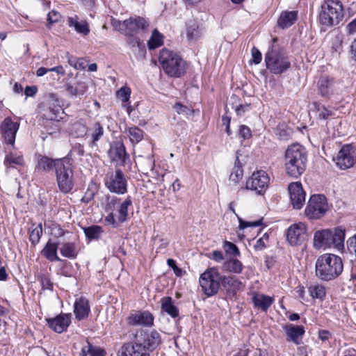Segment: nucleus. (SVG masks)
Returning a JSON list of instances; mask_svg holds the SVG:
<instances>
[{
  "mask_svg": "<svg viewBox=\"0 0 356 356\" xmlns=\"http://www.w3.org/2000/svg\"><path fill=\"white\" fill-rule=\"evenodd\" d=\"M162 44L161 35L156 29L152 31L151 38L148 40L147 44L149 49H154L159 47Z\"/></svg>",
  "mask_w": 356,
  "mask_h": 356,
  "instance_id": "41",
  "label": "nucleus"
},
{
  "mask_svg": "<svg viewBox=\"0 0 356 356\" xmlns=\"http://www.w3.org/2000/svg\"><path fill=\"white\" fill-rule=\"evenodd\" d=\"M345 229L336 227L333 229H325L314 233L313 246L316 250L334 247L338 250L344 248Z\"/></svg>",
  "mask_w": 356,
  "mask_h": 356,
  "instance_id": "5",
  "label": "nucleus"
},
{
  "mask_svg": "<svg viewBox=\"0 0 356 356\" xmlns=\"http://www.w3.org/2000/svg\"><path fill=\"white\" fill-rule=\"evenodd\" d=\"M128 44L132 49V51L136 55L138 58H143L146 54V47L143 42L138 38H130L128 40Z\"/></svg>",
  "mask_w": 356,
  "mask_h": 356,
  "instance_id": "29",
  "label": "nucleus"
},
{
  "mask_svg": "<svg viewBox=\"0 0 356 356\" xmlns=\"http://www.w3.org/2000/svg\"><path fill=\"white\" fill-rule=\"evenodd\" d=\"M51 111L53 113V115L50 117V120L59 121L60 119H63V117H61L60 114H63L64 111L60 107L52 108Z\"/></svg>",
  "mask_w": 356,
  "mask_h": 356,
  "instance_id": "55",
  "label": "nucleus"
},
{
  "mask_svg": "<svg viewBox=\"0 0 356 356\" xmlns=\"http://www.w3.org/2000/svg\"><path fill=\"white\" fill-rule=\"evenodd\" d=\"M336 82L332 77L321 76L318 81V90L322 97H330L335 91Z\"/></svg>",
  "mask_w": 356,
  "mask_h": 356,
  "instance_id": "23",
  "label": "nucleus"
},
{
  "mask_svg": "<svg viewBox=\"0 0 356 356\" xmlns=\"http://www.w3.org/2000/svg\"><path fill=\"white\" fill-rule=\"evenodd\" d=\"M72 161L65 157L58 162L56 170V181L60 191L64 193L70 192L74 187V176L72 168Z\"/></svg>",
  "mask_w": 356,
  "mask_h": 356,
  "instance_id": "7",
  "label": "nucleus"
},
{
  "mask_svg": "<svg viewBox=\"0 0 356 356\" xmlns=\"http://www.w3.org/2000/svg\"><path fill=\"white\" fill-rule=\"evenodd\" d=\"M236 217L238 220L239 225L238 227L240 229H244L245 228L249 227H259L262 224V219L261 218L258 220L252 221V222H248L243 220L241 218H240L238 215H236Z\"/></svg>",
  "mask_w": 356,
  "mask_h": 356,
  "instance_id": "46",
  "label": "nucleus"
},
{
  "mask_svg": "<svg viewBox=\"0 0 356 356\" xmlns=\"http://www.w3.org/2000/svg\"><path fill=\"white\" fill-rule=\"evenodd\" d=\"M224 268L229 272L241 273L243 269L242 263L235 258H230L224 263Z\"/></svg>",
  "mask_w": 356,
  "mask_h": 356,
  "instance_id": "35",
  "label": "nucleus"
},
{
  "mask_svg": "<svg viewBox=\"0 0 356 356\" xmlns=\"http://www.w3.org/2000/svg\"><path fill=\"white\" fill-rule=\"evenodd\" d=\"M270 178L264 170H258L252 173L246 181L245 188L254 191L257 195H264L268 188Z\"/></svg>",
  "mask_w": 356,
  "mask_h": 356,
  "instance_id": "13",
  "label": "nucleus"
},
{
  "mask_svg": "<svg viewBox=\"0 0 356 356\" xmlns=\"http://www.w3.org/2000/svg\"><path fill=\"white\" fill-rule=\"evenodd\" d=\"M159 59L163 71L168 75L179 77L185 73L186 62L177 53L163 49Z\"/></svg>",
  "mask_w": 356,
  "mask_h": 356,
  "instance_id": "6",
  "label": "nucleus"
},
{
  "mask_svg": "<svg viewBox=\"0 0 356 356\" xmlns=\"http://www.w3.org/2000/svg\"><path fill=\"white\" fill-rule=\"evenodd\" d=\"M212 259L215 260L217 262H220L224 260V256L222 252L219 250H214L212 252V257H211Z\"/></svg>",
  "mask_w": 356,
  "mask_h": 356,
  "instance_id": "59",
  "label": "nucleus"
},
{
  "mask_svg": "<svg viewBox=\"0 0 356 356\" xmlns=\"http://www.w3.org/2000/svg\"><path fill=\"white\" fill-rule=\"evenodd\" d=\"M131 199L129 196H128L126 200L120 205V207L118 209V212L119 213L118 221L120 222H123L126 220L128 214V207L131 205Z\"/></svg>",
  "mask_w": 356,
  "mask_h": 356,
  "instance_id": "39",
  "label": "nucleus"
},
{
  "mask_svg": "<svg viewBox=\"0 0 356 356\" xmlns=\"http://www.w3.org/2000/svg\"><path fill=\"white\" fill-rule=\"evenodd\" d=\"M19 124L14 122L10 118H5L1 123L0 130L5 142L8 145L14 146L15 136L19 129Z\"/></svg>",
  "mask_w": 356,
  "mask_h": 356,
  "instance_id": "17",
  "label": "nucleus"
},
{
  "mask_svg": "<svg viewBox=\"0 0 356 356\" xmlns=\"http://www.w3.org/2000/svg\"><path fill=\"white\" fill-rule=\"evenodd\" d=\"M148 25L147 22L143 17H130L120 24V30L122 31L126 35L131 37L140 30H145Z\"/></svg>",
  "mask_w": 356,
  "mask_h": 356,
  "instance_id": "14",
  "label": "nucleus"
},
{
  "mask_svg": "<svg viewBox=\"0 0 356 356\" xmlns=\"http://www.w3.org/2000/svg\"><path fill=\"white\" fill-rule=\"evenodd\" d=\"M250 108V104H240L239 106H236V112L237 115H241L243 114L245 111L248 110Z\"/></svg>",
  "mask_w": 356,
  "mask_h": 356,
  "instance_id": "62",
  "label": "nucleus"
},
{
  "mask_svg": "<svg viewBox=\"0 0 356 356\" xmlns=\"http://www.w3.org/2000/svg\"><path fill=\"white\" fill-rule=\"evenodd\" d=\"M4 164L7 168L13 167L14 165L23 166L24 160L22 155L9 152L5 156Z\"/></svg>",
  "mask_w": 356,
  "mask_h": 356,
  "instance_id": "34",
  "label": "nucleus"
},
{
  "mask_svg": "<svg viewBox=\"0 0 356 356\" xmlns=\"http://www.w3.org/2000/svg\"><path fill=\"white\" fill-rule=\"evenodd\" d=\"M105 186L111 193L124 194L127 192V181L120 169L108 172L104 179Z\"/></svg>",
  "mask_w": 356,
  "mask_h": 356,
  "instance_id": "10",
  "label": "nucleus"
},
{
  "mask_svg": "<svg viewBox=\"0 0 356 356\" xmlns=\"http://www.w3.org/2000/svg\"><path fill=\"white\" fill-rule=\"evenodd\" d=\"M238 134L243 139H248L252 135L250 128L245 125H241L239 127Z\"/></svg>",
  "mask_w": 356,
  "mask_h": 356,
  "instance_id": "52",
  "label": "nucleus"
},
{
  "mask_svg": "<svg viewBox=\"0 0 356 356\" xmlns=\"http://www.w3.org/2000/svg\"><path fill=\"white\" fill-rule=\"evenodd\" d=\"M334 160L341 170L350 168L356 163V146L351 144L343 145Z\"/></svg>",
  "mask_w": 356,
  "mask_h": 356,
  "instance_id": "12",
  "label": "nucleus"
},
{
  "mask_svg": "<svg viewBox=\"0 0 356 356\" xmlns=\"http://www.w3.org/2000/svg\"><path fill=\"white\" fill-rule=\"evenodd\" d=\"M108 154L111 161L115 162L118 165H124L126 159L129 158L123 143L120 141L114 142L108 151Z\"/></svg>",
  "mask_w": 356,
  "mask_h": 356,
  "instance_id": "20",
  "label": "nucleus"
},
{
  "mask_svg": "<svg viewBox=\"0 0 356 356\" xmlns=\"http://www.w3.org/2000/svg\"><path fill=\"white\" fill-rule=\"evenodd\" d=\"M316 277L325 282L337 278L343 272V265L340 257L334 254L319 256L315 265Z\"/></svg>",
  "mask_w": 356,
  "mask_h": 356,
  "instance_id": "1",
  "label": "nucleus"
},
{
  "mask_svg": "<svg viewBox=\"0 0 356 356\" xmlns=\"http://www.w3.org/2000/svg\"><path fill=\"white\" fill-rule=\"evenodd\" d=\"M283 329L286 334V340L288 341H293L296 345L300 343L305 332L303 326L289 323L284 325Z\"/></svg>",
  "mask_w": 356,
  "mask_h": 356,
  "instance_id": "22",
  "label": "nucleus"
},
{
  "mask_svg": "<svg viewBox=\"0 0 356 356\" xmlns=\"http://www.w3.org/2000/svg\"><path fill=\"white\" fill-rule=\"evenodd\" d=\"M311 296L314 298L322 299L325 296V289L323 285L311 286L309 289Z\"/></svg>",
  "mask_w": 356,
  "mask_h": 356,
  "instance_id": "42",
  "label": "nucleus"
},
{
  "mask_svg": "<svg viewBox=\"0 0 356 356\" xmlns=\"http://www.w3.org/2000/svg\"><path fill=\"white\" fill-rule=\"evenodd\" d=\"M222 124L225 126V131L229 136L231 135L230 131V118L227 116H222Z\"/></svg>",
  "mask_w": 356,
  "mask_h": 356,
  "instance_id": "60",
  "label": "nucleus"
},
{
  "mask_svg": "<svg viewBox=\"0 0 356 356\" xmlns=\"http://www.w3.org/2000/svg\"><path fill=\"white\" fill-rule=\"evenodd\" d=\"M347 246L350 251H353L356 255V234L349 238L347 241Z\"/></svg>",
  "mask_w": 356,
  "mask_h": 356,
  "instance_id": "58",
  "label": "nucleus"
},
{
  "mask_svg": "<svg viewBox=\"0 0 356 356\" xmlns=\"http://www.w3.org/2000/svg\"><path fill=\"white\" fill-rule=\"evenodd\" d=\"M161 309L163 312H166L172 318H176L179 316V309L173 305L172 299L171 297H164L161 300Z\"/></svg>",
  "mask_w": 356,
  "mask_h": 356,
  "instance_id": "31",
  "label": "nucleus"
},
{
  "mask_svg": "<svg viewBox=\"0 0 356 356\" xmlns=\"http://www.w3.org/2000/svg\"><path fill=\"white\" fill-rule=\"evenodd\" d=\"M328 209L326 198L323 195H313L309 200L305 214L310 219H319Z\"/></svg>",
  "mask_w": 356,
  "mask_h": 356,
  "instance_id": "9",
  "label": "nucleus"
},
{
  "mask_svg": "<svg viewBox=\"0 0 356 356\" xmlns=\"http://www.w3.org/2000/svg\"><path fill=\"white\" fill-rule=\"evenodd\" d=\"M220 280V273L216 268H209L201 274L199 282L207 296H213L218 292Z\"/></svg>",
  "mask_w": 356,
  "mask_h": 356,
  "instance_id": "8",
  "label": "nucleus"
},
{
  "mask_svg": "<svg viewBox=\"0 0 356 356\" xmlns=\"http://www.w3.org/2000/svg\"><path fill=\"white\" fill-rule=\"evenodd\" d=\"M243 170L242 168L241 163L238 161L237 157L234 163V166L229 176V180L233 181L234 184H237L243 177Z\"/></svg>",
  "mask_w": 356,
  "mask_h": 356,
  "instance_id": "37",
  "label": "nucleus"
},
{
  "mask_svg": "<svg viewBox=\"0 0 356 356\" xmlns=\"http://www.w3.org/2000/svg\"><path fill=\"white\" fill-rule=\"evenodd\" d=\"M286 238L291 245L302 244L307 238L305 224L300 222L290 226L287 230Z\"/></svg>",
  "mask_w": 356,
  "mask_h": 356,
  "instance_id": "15",
  "label": "nucleus"
},
{
  "mask_svg": "<svg viewBox=\"0 0 356 356\" xmlns=\"http://www.w3.org/2000/svg\"><path fill=\"white\" fill-rule=\"evenodd\" d=\"M174 108L179 114L187 115L192 113V111L189 108L180 103H176L174 106Z\"/></svg>",
  "mask_w": 356,
  "mask_h": 356,
  "instance_id": "49",
  "label": "nucleus"
},
{
  "mask_svg": "<svg viewBox=\"0 0 356 356\" xmlns=\"http://www.w3.org/2000/svg\"><path fill=\"white\" fill-rule=\"evenodd\" d=\"M344 8L340 0H324L318 13V22L322 29L337 26L343 20Z\"/></svg>",
  "mask_w": 356,
  "mask_h": 356,
  "instance_id": "3",
  "label": "nucleus"
},
{
  "mask_svg": "<svg viewBox=\"0 0 356 356\" xmlns=\"http://www.w3.org/2000/svg\"><path fill=\"white\" fill-rule=\"evenodd\" d=\"M134 339L138 342V345H142L149 353L161 343V336L156 330H140L136 333Z\"/></svg>",
  "mask_w": 356,
  "mask_h": 356,
  "instance_id": "11",
  "label": "nucleus"
},
{
  "mask_svg": "<svg viewBox=\"0 0 356 356\" xmlns=\"http://www.w3.org/2000/svg\"><path fill=\"white\" fill-rule=\"evenodd\" d=\"M90 356H106V352L100 347L94 346L91 344V352Z\"/></svg>",
  "mask_w": 356,
  "mask_h": 356,
  "instance_id": "56",
  "label": "nucleus"
},
{
  "mask_svg": "<svg viewBox=\"0 0 356 356\" xmlns=\"http://www.w3.org/2000/svg\"><path fill=\"white\" fill-rule=\"evenodd\" d=\"M42 234V226L40 223L30 233L29 239L31 243L33 245L37 244L40 241Z\"/></svg>",
  "mask_w": 356,
  "mask_h": 356,
  "instance_id": "43",
  "label": "nucleus"
},
{
  "mask_svg": "<svg viewBox=\"0 0 356 356\" xmlns=\"http://www.w3.org/2000/svg\"><path fill=\"white\" fill-rule=\"evenodd\" d=\"M223 248L227 254H232L234 257L240 256V251L238 247L232 242L225 241Z\"/></svg>",
  "mask_w": 356,
  "mask_h": 356,
  "instance_id": "44",
  "label": "nucleus"
},
{
  "mask_svg": "<svg viewBox=\"0 0 356 356\" xmlns=\"http://www.w3.org/2000/svg\"><path fill=\"white\" fill-rule=\"evenodd\" d=\"M67 24L70 27H74L77 33L83 34L84 35H88L90 32L88 24L86 21L79 22L77 16H75V17H69Z\"/></svg>",
  "mask_w": 356,
  "mask_h": 356,
  "instance_id": "30",
  "label": "nucleus"
},
{
  "mask_svg": "<svg viewBox=\"0 0 356 356\" xmlns=\"http://www.w3.org/2000/svg\"><path fill=\"white\" fill-rule=\"evenodd\" d=\"M199 34L198 26L196 23H193L192 24L187 26L186 35L188 40L197 38L199 36Z\"/></svg>",
  "mask_w": 356,
  "mask_h": 356,
  "instance_id": "48",
  "label": "nucleus"
},
{
  "mask_svg": "<svg viewBox=\"0 0 356 356\" xmlns=\"http://www.w3.org/2000/svg\"><path fill=\"white\" fill-rule=\"evenodd\" d=\"M290 200L292 206L296 209H300L305 202V192L302 184L299 181L292 182L288 186Z\"/></svg>",
  "mask_w": 356,
  "mask_h": 356,
  "instance_id": "16",
  "label": "nucleus"
},
{
  "mask_svg": "<svg viewBox=\"0 0 356 356\" xmlns=\"http://www.w3.org/2000/svg\"><path fill=\"white\" fill-rule=\"evenodd\" d=\"M252 301L255 308L267 312L274 302V298L259 293H254Z\"/></svg>",
  "mask_w": 356,
  "mask_h": 356,
  "instance_id": "24",
  "label": "nucleus"
},
{
  "mask_svg": "<svg viewBox=\"0 0 356 356\" xmlns=\"http://www.w3.org/2000/svg\"><path fill=\"white\" fill-rule=\"evenodd\" d=\"M60 252L63 257L69 259L76 258L78 254L76 244L72 242L63 243L60 248Z\"/></svg>",
  "mask_w": 356,
  "mask_h": 356,
  "instance_id": "33",
  "label": "nucleus"
},
{
  "mask_svg": "<svg viewBox=\"0 0 356 356\" xmlns=\"http://www.w3.org/2000/svg\"><path fill=\"white\" fill-rule=\"evenodd\" d=\"M127 322L132 326H151L154 322V317L147 311H133L127 318Z\"/></svg>",
  "mask_w": 356,
  "mask_h": 356,
  "instance_id": "18",
  "label": "nucleus"
},
{
  "mask_svg": "<svg viewBox=\"0 0 356 356\" xmlns=\"http://www.w3.org/2000/svg\"><path fill=\"white\" fill-rule=\"evenodd\" d=\"M167 264L170 268L173 269L174 273L177 276L179 277L181 275L182 270L177 266L176 262L174 259H168L167 260Z\"/></svg>",
  "mask_w": 356,
  "mask_h": 356,
  "instance_id": "54",
  "label": "nucleus"
},
{
  "mask_svg": "<svg viewBox=\"0 0 356 356\" xmlns=\"http://www.w3.org/2000/svg\"><path fill=\"white\" fill-rule=\"evenodd\" d=\"M128 134L132 143H138L143 138V131L136 127L129 128Z\"/></svg>",
  "mask_w": 356,
  "mask_h": 356,
  "instance_id": "40",
  "label": "nucleus"
},
{
  "mask_svg": "<svg viewBox=\"0 0 356 356\" xmlns=\"http://www.w3.org/2000/svg\"><path fill=\"white\" fill-rule=\"evenodd\" d=\"M296 19L297 13L296 11H284L277 20V25L282 29H286L291 26Z\"/></svg>",
  "mask_w": 356,
  "mask_h": 356,
  "instance_id": "28",
  "label": "nucleus"
},
{
  "mask_svg": "<svg viewBox=\"0 0 356 356\" xmlns=\"http://www.w3.org/2000/svg\"><path fill=\"white\" fill-rule=\"evenodd\" d=\"M346 30L350 35L356 33V18L346 25Z\"/></svg>",
  "mask_w": 356,
  "mask_h": 356,
  "instance_id": "57",
  "label": "nucleus"
},
{
  "mask_svg": "<svg viewBox=\"0 0 356 356\" xmlns=\"http://www.w3.org/2000/svg\"><path fill=\"white\" fill-rule=\"evenodd\" d=\"M220 284L227 291H234L241 284V282L234 277L220 275Z\"/></svg>",
  "mask_w": 356,
  "mask_h": 356,
  "instance_id": "32",
  "label": "nucleus"
},
{
  "mask_svg": "<svg viewBox=\"0 0 356 356\" xmlns=\"http://www.w3.org/2000/svg\"><path fill=\"white\" fill-rule=\"evenodd\" d=\"M61 161L62 159L54 160L47 156H40L38 160L36 170H38V171L48 172L52 170L53 168H55V170H56L58 162H60Z\"/></svg>",
  "mask_w": 356,
  "mask_h": 356,
  "instance_id": "26",
  "label": "nucleus"
},
{
  "mask_svg": "<svg viewBox=\"0 0 356 356\" xmlns=\"http://www.w3.org/2000/svg\"><path fill=\"white\" fill-rule=\"evenodd\" d=\"M90 311L89 302L87 298L81 296L76 300L74 312L77 319L81 320L87 318Z\"/></svg>",
  "mask_w": 356,
  "mask_h": 356,
  "instance_id": "25",
  "label": "nucleus"
},
{
  "mask_svg": "<svg viewBox=\"0 0 356 356\" xmlns=\"http://www.w3.org/2000/svg\"><path fill=\"white\" fill-rule=\"evenodd\" d=\"M49 327L57 333L67 330L71 323L70 314H61L53 318L47 319Z\"/></svg>",
  "mask_w": 356,
  "mask_h": 356,
  "instance_id": "21",
  "label": "nucleus"
},
{
  "mask_svg": "<svg viewBox=\"0 0 356 356\" xmlns=\"http://www.w3.org/2000/svg\"><path fill=\"white\" fill-rule=\"evenodd\" d=\"M41 285L43 289L52 290L53 283L51 280L46 275H42L40 278Z\"/></svg>",
  "mask_w": 356,
  "mask_h": 356,
  "instance_id": "50",
  "label": "nucleus"
},
{
  "mask_svg": "<svg viewBox=\"0 0 356 356\" xmlns=\"http://www.w3.org/2000/svg\"><path fill=\"white\" fill-rule=\"evenodd\" d=\"M59 243L52 242L49 239L42 250V254L50 261H60L57 255V250Z\"/></svg>",
  "mask_w": 356,
  "mask_h": 356,
  "instance_id": "27",
  "label": "nucleus"
},
{
  "mask_svg": "<svg viewBox=\"0 0 356 356\" xmlns=\"http://www.w3.org/2000/svg\"><path fill=\"white\" fill-rule=\"evenodd\" d=\"M60 18V13L56 10H52V11L49 12L47 15V20L51 24L58 22L59 21Z\"/></svg>",
  "mask_w": 356,
  "mask_h": 356,
  "instance_id": "53",
  "label": "nucleus"
},
{
  "mask_svg": "<svg viewBox=\"0 0 356 356\" xmlns=\"http://www.w3.org/2000/svg\"><path fill=\"white\" fill-rule=\"evenodd\" d=\"M276 38L272 40V44L265 54L266 68L274 74H281L291 67V63L284 49L277 44Z\"/></svg>",
  "mask_w": 356,
  "mask_h": 356,
  "instance_id": "4",
  "label": "nucleus"
},
{
  "mask_svg": "<svg viewBox=\"0 0 356 356\" xmlns=\"http://www.w3.org/2000/svg\"><path fill=\"white\" fill-rule=\"evenodd\" d=\"M86 236L90 240L98 239L103 232L102 228L99 225H92L83 228Z\"/></svg>",
  "mask_w": 356,
  "mask_h": 356,
  "instance_id": "38",
  "label": "nucleus"
},
{
  "mask_svg": "<svg viewBox=\"0 0 356 356\" xmlns=\"http://www.w3.org/2000/svg\"><path fill=\"white\" fill-rule=\"evenodd\" d=\"M131 89L127 86L122 87L117 91L116 95L123 103H127L129 101Z\"/></svg>",
  "mask_w": 356,
  "mask_h": 356,
  "instance_id": "47",
  "label": "nucleus"
},
{
  "mask_svg": "<svg viewBox=\"0 0 356 356\" xmlns=\"http://www.w3.org/2000/svg\"><path fill=\"white\" fill-rule=\"evenodd\" d=\"M284 160L287 175L298 178L305 171L307 154L303 146L295 143L289 145L286 149Z\"/></svg>",
  "mask_w": 356,
  "mask_h": 356,
  "instance_id": "2",
  "label": "nucleus"
},
{
  "mask_svg": "<svg viewBox=\"0 0 356 356\" xmlns=\"http://www.w3.org/2000/svg\"><path fill=\"white\" fill-rule=\"evenodd\" d=\"M138 343L135 339L132 342L124 343L118 350V356H149V353Z\"/></svg>",
  "mask_w": 356,
  "mask_h": 356,
  "instance_id": "19",
  "label": "nucleus"
},
{
  "mask_svg": "<svg viewBox=\"0 0 356 356\" xmlns=\"http://www.w3.org/2000/svg\"><path fill=\"white\" fill-rule=\"evenodd\" d=\"M314 106L315 109L317 111L318 118L326 120L332 114L331 111L323 105L314 102Z\"/></svg>",
  "mask_w": 356,
  "mask_h": 356,
  "instance_id": "45",
  "label": "nucleus"
},
{
  "mask_svg": "<svg viewBox=\"0 0 356 356\" xmlns=\"http://www.w3.org/2000/svg\"><path fill=\"white\" fill-rule=\"evenodd\" d=\"M91 352V343L87 341V344L83 346L80 353V356H88L90 355Z\"/></svg>",
  "mask_w": 356,
  "mask_h": 356,
  "instance_id": "61",
  "label": "nucleus"
},
{
  "mask_svg": "<svg viewBox=\"0 0 356 356\" xmlns=\"http://www.w3.org/2000/svg\"><path fill=\"white\" fill-rule=\"evenodd\" d=\"M349 53L351 58L356 61V39L351 42Z\"/></svg>",
  "mask_w": 356,
  "mask_h": 356,
  "instance_id": "63",
  "label": "nucleus"
},
{
  "mask_svg": "<svg viewBox=\"0 0 356 356\" xmlns=\"http://www.w3.org/2000/svg\"><path fill=\"white\" fill-rule=\"evenodd\" d=\"M90 131L91 143L93 145H96L97 142L104 135V128L99 122H95L92 128L90 129Z\"/></svg>",
  "mask_w": 356,
  "mask_h": 356,
  "instance_id": "36",
  "label": "nucleus"
},
{
  "mask_svg": "<svg viewBox=\"0 0 356 356\" xmlns=\"http://www.w3.org/2000/svg\"><path fill=\"white\" fill-rule=\"evenodd\" d=\"M266 248V242L264 241V238H259L254 245V248L257 251H261Z\"/></svg>",
  "mask_w": 356,
  "mask_h": 356,
  "instance_id": "64",
  "label": "nucleus"
},
{
  "mask_svg": "<svg viewBox=\"0 0 356 356\" xmlns=\"http://www.w3.org/2000/svg\"><path fill=\"white\" fill-rule=\"evenodd\" d=\"M251 54L252 58V61L254 64H259L261 61L262 56L260 51L254 47L251 50Z\"/></svg>",
  "mask_w": 356,
  "mask_h": 356,
  "instance_id": "51",
  "label": "nucleus"
}]
</instances>
